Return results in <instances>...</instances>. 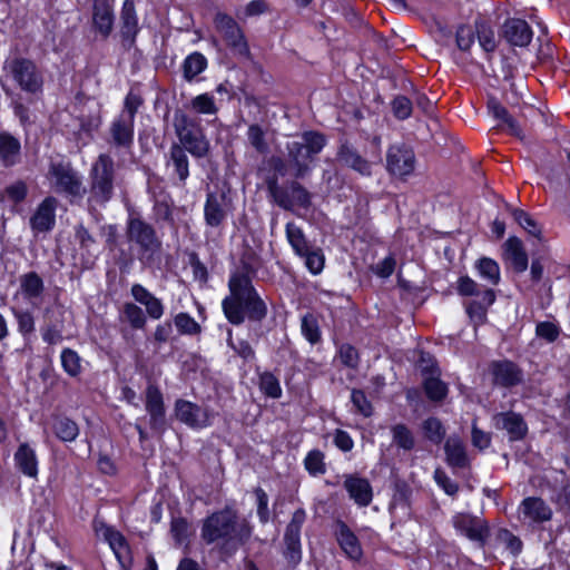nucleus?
<instances>
[{
	"mask_svg": "<svg viewBox=\"0 0 570 570\" xmlns=\"http://www.w3.org/2000/svg\"><path fill=\"white\" fill-rule=\"evenodd\" d=\"M252 535L248 521L236 510L224 508L207 515L200 527V538L207 546H215L223 558L233 557Z\"/></svg>",
	"mask_w": 570,
	"mask_h": 570,
	"instance_id": "nucleus-1",
	"label": "nucleus"
},
{
	"mask_svg": "<svg viewBox=\"0 0 570 570\" xmlns=\"http://www.w3.org/2000/svg\"><path fill=\"white\" fill-rule=\"evenodd\" d=\"M229 294L223 299L222 308L227 321L242 325L246 320L261 323L266 318L268 308L255 288L248 273L236 271L228 279Z\"/></svg>",
	"mask_w": 570,
	"mask_h": 570,
	"instance_id": "nucleus-2",
	"label": "nucleus"
},
{
	"mask_svg": "<svg viewBox=\"0 0 570 570\" xmlns=\"http://www.w3.org/2000/svg\"><path fill=\"white\" fill-rule=\"evenodd\" d=\"M455 289L460 296L470 297L463 306L473 326L479 327L485 324L489 308L497 299L494 289L479 284L468 275L459 277Z\"/></svg>",
	"mask_w": 570,
	"mask_h": 570,
	"instance_id": "nucleus-3",
	"label": "nucleus"
},
{
	"mask_svg": "<svg viewBox=\"0 0 570 570\" xmlns=\"http://www.w3.org/2000/svg\"><path fill=\"white\" fill-rule=\"evenodd\" d=\"M173 127L178 138V145L195 158H205L210 151V141L202 120L177 109L174 112Z\"/></svg>",
	"mask_w": 570,
	"mask_h": 570,
	"instance_id": "nucleus-4",
	"label": "nucleus"
},
{
	"mask_svg": "<svg viewBox=\"0 0 570 570\" xmlns=\"http://www.w3.org/2000/svg\"><path fill=\"white\" fill-rule=\"evenodd\" d=\"M126 238L136 249L137 259L144 265H151L163 248V240L156 228L140 216L128 217Z\"/></svg>",
	"mask_w": 570,
	"mask_h": 570,
	"instance_id": "nucleus-5",
	"label": "nucleus"
},
{
	"mask_svg": "<svg viewBox=\"0 0 570 570\" xmlns=\"http://www.w3.org/2000/svg\"><path fill=\"white\" fill-rule=\"evenodd\" d=\"M116 170L112 157L100 154L89 170V189L87 205L89 208L105 206L115 193Z\"/></svg>",
	"mask_w": 570,
	"mask_h": 570,
	"instance_id": "nucleus-6",
	"label": "nucleus"
},
{
	"mask_svg": "<svg viewBox=\"0 0 570 570\" xmlns=\"http://www.w3.org/2000/svg\"><path fill=\"white\" fill-rule=\"evenodd\" d=\"M47 179L52 190L65 196L71 205L80 204L87 194L82 175L68 160H51Z\"/></svg>",
	"mask_w": 570,
	"mask_h": 570,
	"instance_id": "nucleus-7",
	"label": "nucleus"
},
{
	"mask_svg": "<svg viewBox=\"0 0 570 570\" xmlns=\"http://www.w3.org/2000/svg\"><path fill=\"white\" fill-rule=\"evenodd\" d=\"M324 134L309 130L299 136V140L286 144L287 161L294 169L295 178H303L309 171V163L326 145Z\"/></svg>",
	"mask_w": 570,
	"mask_h": 570,
	"instance_id": "nucleus-8",
	"label": "nucleus"
},
{
	"mask_svg": "<svg viewBox=\"0 0 570 570\" xmlns=\"http://www.w3.org/2000/svg\"><path fill=\"white\" fill-rule=\"evenodd\" d=\"M267 190L274 203L284 210L294 212L295 207L308 209L312 194L297 180L281 186L276 179L267 181Z\"/></svg>",
	"mask_w": 570,
	"mask_h": 570,
	"instance_id": "nucleus-9",
	"label": "nucleus"
},
{
	"mask_svg": "<svg viewBox=\"0 0 570 570\" xmlns=\"http://www.w3.org/2000/svg\"><path fill=\"white\" fill-rule=\"evenodd\" d=\"M213 22L216 31L234 55L250 58V50L244 30L232 16L219 11L214 16Z\"/></svg>",
	"mask_w": 570,
	"mask_h": 570,
	"instance_id": "nucleus-10",
	"label": "nucleus"
},
{
	"mask_svg": "<svg viewBox=\"0 0 570 570\" xmlns=\"http://www.w3.org/2000/svg\"><path fill=\"white\" fill-rule=\"evenodd\" d=\"M9 70L21 90L31 95L42 92L43 77L32 60L22 57L13 58L9 62Z\"/></svg>",
	"mask_w": 570,
	"mask_h": 570,
	"instance_id": "nucleus-11",
	"label": "nucleus"
},
{
	"mask_svg": "<svg viewBox=\"0 0 570 570\" xmlns=\"http://www.w3.org/2000/svg\"><path fill=\"white\" fill-rule=\"evenodd\" d=\"M306 517L303 508L297 509L285 529L283 557L291 568H295L302 561L301 531Z\"/></svg>",
	"mask_w": 570,
	"mask_h": 570,
	"instance_id": "nucleus-12",
	"label": "nucleus"
},
{
	"mask_svg": "<svg viewBox=\"0 0 570 570\" xmlns=\"http://www.w3.org/2000/svg\"><path fill=\"white\" fill-rule=\"evenodd\" d=\"M145 409L149 414L151 431L161 436L167 430L164 395L156 384H148L145 390Z\"/></svg>",
	"mask_w": 570,
	"mask_h": 570,
	"instance_id": "nucleus-13",
	"label": "nucleus"
},
{
	"mask_svg": "<svg viewBox=\"0 0 570 570\" xmlns=\"http://www.w3.org/2000/svg\"><path fill=\"white\" fill-rule=\"evenodd\" d=\"M488 375L494 386L512 389L523 382V371L510 360H495L488 365Z\"/></svg>",
	"mask_w": 570,
	"mask_h": 570,
	"instance_id": "nucleus-14",
	"label": "nucleus"
},
{
	"mask_svg": "<svg viewBox=\"0 0 570 570\" xmlns=\"http://www.w3.org/2000/svg\"><path fill=\"white\" fill-rule=\"evenodd\" d=\"M415 155L412 148L405 145L390 146L386 153V170L390 175L404 178L415 168Z\"/></svg>",
	"mask_w": 570,
	"mask_h": 570,
	"instance_id": "nucleus-15",
	"label": "nucleus"
},
{
	"mask_svg": "<svg viewBox=\"0 0 570 570\" xmlns=\"http://www.w3.org/2000/svg\"><path fill=\"white\" fill-rule=\"evenodd\" d=\"M108 144L122 153H131L134 146L135 121L117 115L108 129Z\"/></svg>",
	"mask_w": 570,
	"mask_h": 570,
	"instance_id": "nucleus-16",
	"label": "nucleus"
},
{
	"mask_svg": "<svg viewBox=\"0 0 570 570\" xmlns=\"http://www.w3.org/2000/svg\"><path fill=\"white\" fill-rule=\"evenodd\" d=\"M453 524L458 531L471 541L478 542L481 548L488 544L491 531L488 522L470 514H458L453 518Z\"/></svg>",
	"mask_w": 570,
	"mask_h": 570,
	"instance_id": "nucleus-17",
	"label": "nucleus"
},
{
	"mask_svg": "<svg viewBox=\"0 0 570 570\" xmlns=\"http://www.w3.org/2000/svg\"><path fill=\"white\" fill-rule=\"evenodd\" d=\"M58 199L53 196H47L36 208L29 219L30 228L35 235L47 234L56 225V210Z\"/></svg>",
	"mask_w": 570,
	"mask_h": 570,
	"instance_id": "nucleus-18",
	"label": "nucleus"
},
{
	"mask_svg": "<svg viewBox=\"0 0 570 570\" xmlns=\"http://www.w3.org/2000/svg\"><path fill=\"white\" fill-rule=\"evenodd\" d=\"M374 160L364 158L358 150L348 142H343L337 151V160L342 166H345L361 176L370 177L373 174V165L381 161L380 154L375 156Z\"/></svg>",
	"mask_w": 570,
	"mask_h": 570,
	"instance_id": "nucleus-19",
	"label": "nucleus"
},
{
	"mask_svg": "<svg viewBox=\"0 0 570 570\" xmlns=\"http://www.w3.org/2000/svg\"><path fill=\"white\" fill-rule=\"evenodd\" d=\"M140 31L138 16L134 0H125L120 10V39L126 50H130L136 45V38Z\"/></svg>",
	"mask_w": 570,
	"mask_h": 570,
	"instance_id": "nucleus-20",
	"label": "nucleus"
},
{
	"mask_svg": "<svg viewBox=\"0 0 570 570\" xmlns=\"http://www.w3.org/2000/svg\"><path fill=\"white\" fill-rule=\"evenodd\" d=\"M174 411L177 420L191 429H203L209 425L207 410L196 403L178 399L175 402Z\"/></svg>",
	"mask_w": 570,
	"mask_h": 570,
	"instance_id": "nucleus-21",
	"label": "nucleus"
},
{
	"mask_svg": "<svg viewBox=\"0 0 570 570\" xmlns=\"http://www.w3.org/2000/svg\"><path fill=\"white\" fill-rule=\"evenodd\" d=\"M344 489L348 498L360 508L368 507L373 501V487L371 482L357 473L344 475Z\"/></svg>",
	"mask_w": 570,
	"mask_h": 570,
	"instance_id": "nucleus-22",
	"label": "nucleus"
},
{
	"mask_svg": "<svg viewBox=\"0 0 570 570\" xmlns=\"http://www.w3.org/2000/svg\"><path fill=\"white\" fill-rule=\"evenodd\" d=\"M336 541L344 554L352 561H361L363 549L361 542L352 529L342 520L335 522L334 531Z\"/></svg>",
	"mask_w": 570,
	"mask_h": 570,
	"instance_id": "nucleus-23",
	"label": "nucleus"
},
{
	"mask_svg": "<svg viewBox=\"0 0 570 570\" xmlns=\"http://www.w3.org/2000/svg\"><path fill=\"white\" fill-rule=\"evenodd\" d=\"M494 426L505 430L510 441H520L528 433V425L521 414L513 411L500 412L493 415Z\"/></svg>",
	"mask_w": 570,
	"mask_h": 570,
	"instance_id": "nucleus-24",
	"label": "nucleus"
},
{
	"mask_svg": "<svg viewBox=\"0 0 570 570\" xmlns=\"http://www.w3.org/2000/svg\"><path fill=\"white\" fill-rule=\"evenodd\" d=\"M445 462L455 470H465L471 468V458L468 453L466 444L456 435H451L444 443Z\"/></svg>",
	"mask_w": 570,
	"mask_h": 570,
	"instance_id": "nucleus-25",
	"label": "nucleus"
},
{
	"mask_svg": "<svg viewBox=\"0 0 570 570\" xmlns=\"http://www.w3.org/2000/svg\"><path fill=\"white\" fill-rule=\"evenodd\" d=\"M519 511L523 520L531 523H544L552 519L553 512L549 504L539 497H528L521 501Z\"/></svg>",
	"mask_w": 570,
	"mask_h": 570,
	"instance_id": "nucleus-26",
	"label": "nucleus"
},
{
	"mask_svg": "<svg viewBox=\"0 0 570 570\" xmlns=\"http://www.w3.org/2000/svg\"><path fill=\"white\" fill-rule=\"evenodd\" d=\"M503 38L514 47H527L533 37L531 27L522 19H508L502 27Z\"/></svg>",
	"mask_w": 570,
	"mask_h": 570,
	"instance_id": "nucleus-27",
	"label": "nucleus"
},
{
	"mask_svg": "<svg viewBox=\"0 0 570 570\" xmlns=\"http://www.w3.org/2000/svg\"><path fill=\"white\" fill-rule=\"evenodd\" d=\"M228 207L224 194L208 193L204 206V218L208 226L219 227L227 219Z\"/></svg>",
	"mask_w": 570,
	"mask_h": 570,
	"instance_id": "nucleus-28",
	"label": "nucleus"
},
{
	"mask_svg": "<svg viewBox=\"0 0 570 570\" xmlns=\"http://www.w3.org/2000/svg\"><path fill=\"white\" fill-rule=\"evenodd\" d=\"M130 295L136 303L145 306L146 316L151 320H160L165 314V305L163 301L156 297L141 284H132L130 288Z\"/></svg>",
	"mask_w": 570,
	"mask_h": 570,
	"instance_id": "nucleus-29",
	"label": "nucleus"
},
{
	"mask_svg": "<svg viewBox=\"0 0 570 570\" xmlns=\"http://www.w3.org/2000/svg\"><path fill=\"white\" fill-rule=\"evenodd\" d=\"M114 9L107 0H96L92 8V24L102 39H107L114 29Z\"/></svg>",
	"mask_w": 570,
	"mask_h": 570,
	"instance_id": "nucleus-30",
	"label": "nucleus"
},
{
	"mask_svg": "<svg viewBox=\"0 0 570 570\" xmlns=\"http://www.w3.org/2000/svg\"><path fill=\"white\" fill-rule=\"evenodd\" d=\"M503 259L508 262L514 272L523 273L528 268L529 258L523 243L517 236L509 237L503 244Z\"/></svg>",
	"mask_w": 570,
	"mask_h": 570,
	"instance_id": "nucleus-31",
	"label": "nucleus"
},
{
	"mask_svg": "<svg viewBox=\"0 0 570 570\" xmlns=\"http://www.w3.org/2000/svg\"><path fill=\"white\" fill-rule=\"evenodd\" d=\"M13 460L16 466L26 476L37 479L38 459L33 448L29 443H21L14 452Z\"/></svg>",
	"mask_w": 570,
	"mask_h": 570,
	"instance_id": "nucleus-32",
	"label": "nucleus"
},
{
	"mask_svg": "<svg viewBox=\"0 0 570 570\" xmlns=\"http://www.w3.org/2000/svg\"><path fill=\"white\" fill-rule=\"evenodd\" d=\"M21 144L8 131L0 132V160L3 166L12 167L20 161Z\"/></svg>",
	"mask_w": 570,
	"mask_h": 570,
	"instance_id": "nucleus-33",
	"label": "nucleus"
},
{
	"mask_svg": "<svg viewBox=\"0 0 570 570\" xmlns=\"http://www.w3.org/2000/svg\"><path fill=\"white\" fill-rule=\"evenodd\" d=\"M75 236L80 249L83 252L80 266L82 269H90L96 261V255L91 253V247L96 244V239L82 224L75 227Z\"/></svg>",
	"mask_w": 570,
	"mask_h": 570,
	"instance_id": "nucleus-34",
	"label": "nucleus"
},
{
	"mask_svg": "<svg viewBox=\"0 0 570 570\" xmlns=\"http://www.w3.org/2000/svg\"><path fill=\"white\" fill-rule=\"evenodd\" d=\"M119 321L127 324L130 330L141 331L147 326L145 311L136 302H125L119 309Z\"/></svg>",
	"mask_w": 570,
	"mask_h": 570,
	"instance_id": "nucleus-35",
	"label": "nucleus"
},
{
	"mask_svg": "<svg viewBox=\"0 0 570 570\" xmlns=\"http://www.w3.org/2000/svg\"><path fill=\"white\" fill-rule=\"evenodd\" d=\"M187 153V150L176 142L169 148V160L167 165L173 166L174 173L181 185L186 183L189 176V159Z\"/></svg>",
	"mask_w": 570,
	"mask_h": 570,
	"instance_id": "nucleus-36",
	"label": "nucleus"
},
{
	"mask_svg": "<svg viewBox=\"0 0 570 570\" xmlns=\"http://www.w3.org/2000/svg\"><path fill=\"white\" fill-rule=\"evenodd\" d=\"M20 291L29 302L39 299L45 292L43 279L38 273L28 272L20 276Z\"/></svg>",
	"mask_w": 570,
	"mask_h": 570,
	"instance_id": "nucleus-37",
	"label": "nucleus"
},
{
	"mask_svg": "<svg viewBox=\"0 0 570 570\" xmlns=\"http://www.w3.org/2000/svg\"><path fill=\"white\" fill-rule=\"evenodd\" d=\"M423 391L433 403H442L449 394V386L440 379V375L425 376L422 382Z\"/></svg>",
	"mask_w": 570,
	"mask_h": 570,
	"instance_id": "nucleus-38",
	"label": "nucleus"
},
{
	"mask_svg": "<svg viewBox=\"0 0 570 570\" xmlns=\"http://www.w3.org/2000/svg\"><path fill=\"white\" fill-rule=\"evenodd\" d=\"M285 235L296 256L304 254L305 250L313 245V243L306 237L304 230L294 222L286 224Z\"/></svg>",
	"mask_w": 570,
	"mask_h": 570,
	"instance_id": "nucleus-39",
	"label": "nucleus"
},
{
	"mask_svg": "<svg viewBox=\"0 0 570 570\" xmlns=\"http://www.w3.org/2000/svg\"><path fill=\"white\" fill-rule=\"evenodd\" d=\"M491 535L493 537V546H504V548L514 557L522 552V540L507 528H497Z\"/></svg>",
	"mask_w": 570,
	"mask_h": 570,
	"instance_id": "nucleus-40",
	"label": "nucleus"
},
{
	"mask_svg": "<svg viewBox=\"0 0 570 570\" xmlns=\"http://www.w3.org/2000/svg\"><path fill=\"white\" fill-rule=\"evenodd\" d=\"M207 65L208 61L203 53L195 51L188 55L181 65L184 79L188 82L194 81L207 68Z\"/></svg>",
	"mask_w": 570,
	"mask_h": 570,
	"instance_id": "nucleus-41",
	"label": "nucleus"
},
{
	"mask_svg": "<svg viewBox=\"0 0 570 570\" xmlns=\"http://www.w3.org/2000/svg\"><path fill=\"white\" fill-rule=\"evenodd\" d=\"M301 332L312 345L320 344L323 340L318 317L314 313H306L301 317Z\"/></svg>",
	"mask_w": 570,
	"mask_h": 570,
	"instance_id": "nucleus-42",
	"label": "nucleus"
},
{
	"mask_svg": "<svg viewBox=\"0 0 570 570\" xmlns=\"http://www.w3.org/2000/svg\"><path fill=\"white\" fill-rule=\"evenodd\" d=\"M393 444L403 451L410 452L415 448L416 440L412 430L404 423L391 428Z\"/></svg>",
	"mask_w": 570,
	"mask_h": 570,
	"instance_id": "nucleus-43",
	"label": "nucleus"
},
{
	"mask_svg": "<svg viewBox=\"0 0 570 570\" xmlns=\"http://www.w3.org/2000/svg\"><path fill=\"white\" fill-rule=\"evenodd\" d=\"M55 435L62 442L75 441L79 434L78 424L67 416H59L53 421Z\"/></svg>",
	"mask_w": 570,
	"mask_h": 570,
	"instance_id": "nucleus-44",
	"label": "nucleus"
},
{
	"mask_svg": "<svg viewBox=\"0 0 570 570\" xmlns=\"http://www.w3.org/2000/svg\"><path fill=\"white\" fill-rule=\"evenodd\" d=\"M190 109L197 115L216 116L219 107L216 104L215 97L210 92H204L195 96L190 100Z\"/></svg>",
	"mask_w": 570,
	"mask_h": 570,
	"instance_id": "nucleus-45",
	"label": "nucleus"
},
{
	"mask_svg": "<svg viewBox=\"0 0 570 570\" xmlns=\"http://www.w3.org/2000/svg\"><path fill=\"white\" fill-rule=\"evenodd\" d=\"M304 261L305 267L313 275H318L322 273L325 266V255L321 247L313 244L309 248L305 250L304 254L298 256Z\"/></svg>",
	"mask_w": 570,
	"mask_h": 570,
	"instance_id": "nucleus-46",
	"label": "nucleus"
},
{
	"mask_svg": "<svg viewBox=\"0 0 570 570\" xmlns=\"http://www.w3.org/2000/svg\"><path fill=\"white\" fill-rule=\"evenodd\" d=\"M475 268L481 278L485 279L490 285L495 286L500 283V266L494 259L482 257L476 261Z\"/></svg>",
	"mask_w": 570,
	"mask_h": 570,
	"instance_id": "nucleus-47",
	"label": "nucleus"
},
{
	"mask_svg": "<svg viewBox=\"0 0 570 570\" xmlns=\"http://www.w3.org/2000/svg\"><path fill=\"white\" fill-rule=\"evenodd\" d=\"M28 195V186L24 181L18 180L14 181L0 193V197L2 202L9 203L11 206H17L24 202Z\"/></svg>",
	"mask_w": 570,
	"mask_h": 570,
	"instance_id": "nucleus-48",
	"label": "nucleus"
},
{
	"mask_svg": "<svg viewBox=\"0 0 570 570\" xmlns=\"http://www.w3.org/2000/svg\"><path fill=\"white\" fill-rule=\"evenodd\" d=\"M424 436L433 444H440L446 434V429L440 419L430 416L422 422Z\"/></svg>",
	"mask_w": 570,
	"mask_h": 570,
	"instance_id": "nucleus-49",
	"label": "nucleus"
},
{
	"mask_svg": "<svg viewBox=\"0 0 570 570\" xmlns=\"http://www.w3.org/2000/svg\"><path fill=\"white\" fill-rule=\"evenodd\" d=\"M173 199L169 195H160L155 199L153 213L156 223L167 222L174 224Z\"/></svg>",
	"mask_w": 570,
	"mask_h": 570,
	"instance_id": "nucleus-50",
	"label": "nucleus"
},
{
	"mask_svg": "<svg viewBox=\"0 0 570 570\" xmlns=\"http://www.w3.org/2000/svg\"><path fill=\"white\" fill-rule=\"evenodd\" d=\"M63 371L71 377H77L82 373L81 357L72 348L66 347L60 355Z\"/></svg>",
	"mask_w": 570,
	"mask_h": 570,
	"instance_id": "nucleus-51",
	"label": "nucleus"
},
{
	"mask_svg": "<svg viewBox=\"0 0 570 570\" xmlns=\"http://www.w3.org/2000/svg\"><path fill=\"white\" fill-rule=\"evenodd\" d=\"M171 323L175 325L177 332L180 335H198L202 332L200 324L195 321L194 317H191L188 313L180 312L176 314L171 321Z\"/></svg>",
	"mask_w": 570,
	"mask_h": 570,
	"instance_id": "nucleus-52",
	"label": "nucleus"
},
{
	"mask_svg": "<svg viewBox=\"0 0 570 570\" xmlns=\"http://www.w3.org/2000/svg\"><path fill=\"white\" fill-rule=\"evenodd\" d=\"M247 140L249 145L261 155H266L269 151V146L266 140V132L258 124H252L247 129Z\"/></svg>",
	"mask_w": 570,
	"mask_h": 570,
	"instance_id": "nucleus-53",
	"label": "nucleus"
},
{
	"mask_svg": "<svg viewBox=\"0 0 570 570\" xmlns=\"http://www.w3.org/2000/svg\"><path fill=\"white\" fill-rule=\"evenodd\" d=\"M336 357L344 367L352 370H356L361 362L358 350L350 343L338 345Z\"/></svg>",
	"mask_w": 570,
	"mask_h": 570,
	"instance_id": "nucleus-54",
	"label": "nucleus"
},
{
	"mask_svg": "<svg viewBox=\"0 0 570 570\" xmlns=\"http://www.w3.org/2000/svg\"><path fill=\"white\" fill-rule=\"evenodd\" d=\"M304 466L312 476L324 474L326 472L324 453L318 449L309 451L304 459Z\"/></svg>",
	"mask_w": 570,
	"mask_h": 570,
	"instance_id": "nucleus-55",
	"label": "nucleus"
},
{
	"mask_svg": "<svg viewBox=\"0 0 570 570\" xmlns=\"http://www.w3.org/2000/svg\"><path fill=\"white\" fill-rule=\"evenodd\" d=\"M511 216L518 225L525 229L530 235L534 237L541 236V227L538 223L524 210L519 208L508 207Z\"/></svg>",
	"mask_w": 570,
	"mask_h": 570,
	"instance_id": "nucleus-56",
	"label": "nucleus"
},
{
	"mask_svg": "<svg viewBox=\"0 0 570 570\" xmlns=\"http://www.w3.org/2000/svg\"><path fill=\"white\" fill-rule=\"evenodd\" d=\"M259 390L272 399H279L282 396V387L278 379L268 371L259 374Z\"/></svg>",
	"mask_w": 570,
	"mask_h": 570,
	"instance_id": "nucleus-57",
	"label": "nucleus"
},
{
	"mask_svg": "<svg viewBox=\"0 0 570 570\" xmlns=\"http://www.w3.org/2000/svg\"><path fill=\"white\" fill-rule=\"evenodd\" d=\"M13 316L17 321L18 331L23 336L24 340H29V337L35 333V317L31 312L24 309H12Z\"/></svg>",
	"mask_w": 570,
	"mask_h": 570,
	"instance_id": "nucleus-58",
	"label": "nucleus"
},
{
	"mask_svg": "<svg viewBox=\"0 0 570 570\" xmlns=\"http://www.w3.org/2000/svg\"><path fill=\"white\" fill-rule=\"evenodd\" d=\"M144 99L139 92L134 91L132 89L126 95L124 100L122 110L119 112V116L131 119L135 121L138 109L142 106Z\"/></svg>",
	"mask_w": 570,
	"mask_h": 570,
	"instance_id": "nucleus-59",
	"label": "nucleus"
},
{
	"mask_svg": "<svg viewBox=\"0 0 570 570\" xmlns=\"http://www.w3.org/2000/svg\"><path fill=\"white\" fill-rule=\"evenodd\" d=\"M476 36L482 49L487 52H493L497 48L494 31L484 22H476Z\"/></svg>",
	"mask_w": 570,
	"mask_h": 570,
	"instance_id": "nucleus-60",
	"label": "nucleus"
},
{
	"mask_svg": "<svg viewBox=\"0 0 570 570\" xmlns=\"http://www.w3.org/2000/svg\"><path fill=\"white\" fill-rule=\"evenodd\" d=\"M170 533L177 546L183 544L190 535V524L187 519L178 517L173 518L170 522Z\"/></svg>",
	"mask_w": 570,
	"mask_h": 570,
	"instance_id": "nucleus-61",
	"label": "nucleus"
},
{
	"mask_svg": "<svg viewBox=\"0 0 570 570\" xmlns=\"http://www.w3.org/2000/svg\"><path fill=\"white\" fill-rule=\"evenodd\" d=\"M476 35V27L473 28L469 24H461L456 29L455 41L456 46L462 51H468L474 43Z\"/></svg>",
	"mask_w": 570,
	"mask_h": 570,
	"instance_id": "nucleus-62",
	"label": "nucleus"
},
{
	"mask_svg": "<svg viewBox=\"0 0 570 570\" xmlns=\"http://www.w3.org/2000/svg\"><path fill=\"white\" fill-rule=\"evenodd\" d=\"M351 401L357 413L362 414L365 417H368L373 414V406L371 402L367 400V396L364 393V391L354 389L351 393Z\"/></svg>",
	"mask_w": 570,
	"mask_h": 570,
	"instance_id": "nucleus-63",
	"label": "nucleus"
},
{
	"mask_svg": "<svg viewBox=\"0 0 570 570\" xmlns=\"http://www.w3.org/2000/svg\"><path fill=\"white\" fill-rule=\"evenodd\" d=\"M434 480L442 490L451 497H454L459 492V484L451 480V478L441 469H436L434 472Z\"/></svg>",
	"mask_w": 570,
	"mask_h": 570,
	"instance_id": "nucleus-64",
	"label": "nucleus"
}]
</instances>
